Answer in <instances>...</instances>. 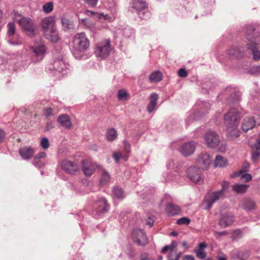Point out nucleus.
I'll return each instance as SVG.
<instances>
[{"label": "nucleus", "mask_w": 260, "mask_h": 260, "mask_svg": "<svg viewBox=\"0 0 260 260\" xmlns=\"http://www.w3.org/2000/svg\"><path fill=\"white\" fill-rule=\"evenodd\" d=\"M61 167L63 170L70 174H74L79 171V167L76 162L68 160H63Z\"/></svg>", "instance_id": "obj_14"}, {"label": "nucleus", "mask_w": 260, "mask_h": 260, "mask_svg": "<svg viewBox=\"0 0 260 260\" xmlns=\"http://www.w3.org/2000/svg\"><path fill=\"white\" fill-rule=\"evenodd\" d=\"M111 50V48L109 40H104L96 44L95 54L98 57L105 58L109 56Z\"/></svg>", "instance_id": "obj_5"}, {"label": "nucleus", "mask_w": 260, "mask_h": 260, "mask_svg": "<svg viewBox=\"0 0 260 260\" xmlns=\"http://www.w3.org/2000/svg\"><path fill=\"white\" fill-rule=\"evenodd\" d=\"M61 20V23L64 26L66 27H69V21L67 18L65 17H62Z\"/></svg>", "instance_id": "obj_63"}, {"label": "nucleus", "mask_w": 260, "mask_h": 260, "mask_svg": "<svg viewBox=\"0 0 260 260\" xmlns=\"http://www.w3.org/2000/svg\"><path fill=\"white\" fill-rule=\"evenodd\" d=\"M54 19L53 17L49 16L43 18L41 21V27L44 33H46L47 30H50L54 28Z\"/></svg>", "instance_id": "obj_17"}, {"label": "nucleus", "mask_w": 260, "mask_h": 260, "mask_svg": "<svg viewBox=\"0 0 260 260\" xmlns=\"http://www.w3.org/2000/svg\"><path fill=\"white\" fill-rule=\"evenodd\" d=\"M240 207L246 211H251L255 208L256 204L252 199L247 198L243 200Z\"/></svg>", "instance_id": "obj_21"}, {"label": "nucleus", "mask_w": 260, "mask_h": 260, "mask_svg": "<svg viewBox=\"0 0 260 260\" xmlns=\"http://www.w3.org/2000/svg\"><path fill=\"white\" fill-rule=\"evenodd\" d=\"M30 49L34 53L37 61H40L44 57L46 48L44 43L41 40L35 41L34 45L30 47Z\"/></svg>", "instance_id": "obj_7"}, {"label": "nucleus", "mask_w": 260, "mask_h": 260, "mask_svg": "<svg viewBox=\"0 0 260 260\" xmlns=\"http://www.w3.org/2000/svg\"><path fill=\"white\" fill-rule=\"evenodd\" d=\"M74 54H83L89 47L90 42L84 32L78 33L74 37L73 40Z\"/></svg>", "instance_id": "obj_1"}, {"label": "nucleus", "mask_w": 260, "mask_h": 260, "mask_svg": "<svg viewBox=\"0 0 260 260\" xmlns=\"http://www.w3.org/2000/svg\"><path fill=\"white\" fill-rule=\"evenodd\" d=\"M196 145L193 142H190L183 144L180 148L181 153L184 156H188L194 152Z\"/></svg>", "instance_id": "obj_18"}, {"label": "nucleus", "mask_w": 260, "mask_h": 260, "mask_svg": "<svg viewBox=\"0 0 260 260\" xmlns=\"http://www.w3.org/2000/svg\"><path fill=\"white\" fill-rule=\"evenodd\" d=\"M224 194L222 192V191H217L213 192L208 198H207L205 202V207L204 209L206 210L210 209L212 206L213 204L223 198Z\"/></svg>", "instance_id": "obj_12"}, {"label": "nucleus", "mask_w": 260, "mask_h": 260, "mask_svg": "<svg viewBox=\"0 0 260 260\" xmlns=\"http://www.w3.org/2000/svg\"><path fill=\"white\" fill-rule=\"evenodd\" d=\"M246 32L247 34L246 37L248 39L249 43L247 44V48L249 50L251 51L253 55V59L258 60L260 59V51L258 50L256 48V44L255 41L250 40V35L255 30V28L253 25H249L246 26L245 27Z\"/></svg>", "instance_id": "obj_4"}, {"label": "nucleus", "mask_w": 260, "mask_h": 260, "mask_svg": "<svg viewBox=\"0 0 260 260\" xmlns=\"http://www.w3.org/2000/svg\"><path fill=\"white\" fill-rule=\"evenodd\" d=\"M230 58L238 57L240 56V49L238 47H233L227 52Z\"/></svg>", "instance_id": "obj_32"}, {"label": "nucleus", "mask_w": 260, "mask_h": 260, "mask_svg": "<svg viewBox=\"0 0 260 260\" xmlns=\"http://www.w3.org/2000/svg\"><path fill=\"white\" fill-rule=\"evenodd\" d=\"M54 127V124L52 122H48L46 123L45 131H48Z\"/></svg>", "instance_id": "obj_58"}, {"label": "nucleus", "mask_w": 260, "mask_h": 260, "mask_svg": "<svg viewBox=\"0 0 260 260\" xmlns=\"http://www.w3.org/2000/svg\"><path fill=\"white\" fill-rule=\"evenodd\" d=\"M96 12L87 10L85 12V14L88 16H94L95 17Z\"/></svg>", "instance_id": "obj_64"}, {"label": "nucleus", "mask_w": 260, "mask_h": 260, "mask_svg": "<svg viewBox=\"0 0 260 260\" xmlns=\"http://www.w3.org/2000/svg\"><path fill=\"white\" fill-rule=\"evenodd\" d=\"M117 137V133L114 128H110L106 132V138L109 141H113Z\"/></svg>", "instance_id": "obj_33"}, {"label": "nucleus", "mask_w": 260, "mask_h": 260, "mask_svg": "<svg viewBox=\"0 0 260 260\" xmlns=\"http://www.w3.org/2000/svg\"><path fill=\"white\" fill-rule=\"evenodd\" d=\"M113 194L118 199L122 198L123 196V191L122 189L119 187H115L113 190Z\"/></svg>", "instance_id": "obj_43"}, {"label": "nucleus", "mask_w": 260, "mask_h": 260, "mask_svg": "<svg viewBox=\"0 0 260 260\" xmlns=\"http://www.w3.org/2000/svg\"><path fill=\"white\" fill-rule=\"evenodd\" d=\"M158 99V95L156 93H152L150 95V102L147 107V111L149 113L152 112L156 109L157 101Z\"/></svg>", "instance_id": "obj_24"}, {"label": "nucleus", "mask_w": 260, "mask_h": 260, "mask_svg": "<svg viewBox=\"0 0 260 260\" xmlns=\"http://www.w3.org/2000/svg\"><path fill=\"white\" fill-rule=\"evenodd\" d=\"M241 98V93L239 91H234L228 99L229 104H235L238 102Z\"/></svg>", "instance_id": "obj_29"}, {"label": "nucleus", "mask_w": 260, "mask_h": 260, "mask_svg": "<svg viewBox=\"0 0 260 260\" xmlns=\"http://www.w3.org/2000/svg\"><path fill=\"white\" fill-rule=\"evenodd\" d=\"M187 176L192 182L200 184L203 182L204 175L202 171L196 166H191L187 170Z\"/></svg>", "instance_id": "obj_6"}, {"label": "nucleus", "mask_w": 260, "mask_h": 260, "mask_svg": "<svg viewBox=\"0 0 260 260\" xmlns=\"http://www.w3.org/2000/svg\"><path fill=\"white\" fill-rule=\"evenodd\" d=\"M216 258L217 260H227V258L224 254L220 251L218 252L217 255L216 256Z\"/></svg>", "instance_id": "obj_60"}, {"label": "nucleus", "mask_w": 260, "mask_h": 260, "mask_svg": "<svg viewBox=\"0 0 260 260\" xmlns=\"http://www.w3.org/2000/svg\"><path fill=\"white\" fill-rule=\"evenodd\" d=\"M122 157L121 154L118 152H115L113 154V157L115 160L116 162L119 161L120 158Z\"/></svg>", "instance_id": "obj_62"}, {"label": "nucleus", "mask_w": 260, "mask_h": 260, "mask_svg": "<svg viewBox=\"0 0 260 260\" xmlns=\"http://www.w3.org/2000/svg\"><path fill=\"white\" fill-rule=\"evenodd\" d=\"M81 21L82 24L88 28L92 29L95 27V24L87 18L82 19H81Z\"/></svg>", "instance_id": "obj_37"}, {"label": "nucleus", "mask_w": 260, "mask_h": 260, "mask_svg": "<svg viewBox=\"0 0 260 260\" xmlns=\"http://www.w3.org/2000/svg\"><path fill=\"white\" fill-rule=\"evenodd\" d=\"M251 150L260 151V142L256 140V143L253 144H249Z\"/></svg>", "instance_id": "obj_52"}, {"label": "nucleus", "mask_w": 260, "mask_h": 260, "mask_svg": "<svg viewBox=\"0 0 260 260\" xmlns=\"http://www.w3.org/2000/svg\"><path fill=\"white\" fill-rule=\"evenodd\" d=\"M242 116L241 113L238 110L235 108H231L224 115V123L225 126L238 125L239 120Z\"/></svg>", "instance_id": "obj_3"}, {"label": "nucleus", "mask_w": 260, "mask_h": 260, "mask_svg": "<svg viewBox=\"0 0 260 260\" xmlns=\"http://www.w3.org/2000/svg\"><path fill=\"white\" fill-rule=\"evenodd\" d=\"M195 162L202 169L207 170L211 163V158L208 153H202L198 156Z\"/></svg>", "instance_id": "obj_10"}, {"label": "nucleus", "mask_w": 260, "mask_h": 260, "mask_svg": "<svg viewBox=\"0 0 260 260\" xmlns=\"http://www.w3.org/2000/svg\"><path fill=\"white\" fill-rule=\"evenodd\" d=\"M131 4L132 8L137 11L141 18L146 19L149 17L150 14L147 10V5L144 1L133 0Z\"/></svg>", "instance_id": "obj_8"}, {"label": "nucleus", "mask_w": 260, "mask_h": 260, "mask_svg": "<svg viewBox=\"0 0 260 260\" xmlns=\"http://www.w3.org/2000/svg\"><path fill=\"white\" fill-rule=\"evenodd\" d=\"M133 30L129 28H125L123 31V36L125 38L128 39L133 36Z\"/></svg>", "instance_id": "obj_46"}, {"label": "nucleus", "mask_w": 260, "mask_h": 260, "mask_svg": "<svg viewBox=\"0 0 260 260\" xmlns=\"http://www.w3.org/2000/svg\"><path fill=\"white\" fill-rule=\"evenodd\" d=\"M249 167V164L247 161L244 162L243 165V170H240L239 172L234 173L232 175V177H237L240 175V174H242L243 173H246L248 171Z\"/></svg>", "instance_id": "obj_38"}, {"label": "nucleus", "mask_w": 260, "mask_h": 260, "mask_svg": "<svg viewBox=\"0 0 260 260\" xmlns=\"http://www.w3.org/2000/svg\"><path fill=\"white\" fill-rule=\"evenodd\" d=\"M57 120L62 126L66 128L70 129L72 126L70 117L67 114L59 115Z\"/></svg>", "instance_id": "obj_23"}, {"label": "nucleus", "mask_w": 260, "mask_h": 260, "mask_svg": "<svg viewBox=\"0 0 260 260\" xmlns=\"http://www.w3.org/2000/svg\"><path fill=\"white\" fill-rule=\"evenodd\" d=\"M109 210V206L105 200H102L99 202V207L96 209L98 215H101L106 213Z\"/></svg>", "instance_id": "obj_27"}, {"label": "nucleus", "mask_w": 260, "mask_h": 260, "mask_svg": "<svg viewBox=\"0 0 260 260\" xmlns=\"http://www.w3.org/2000/svg\"><path fill=\"white\" fill-rule=\"evenodd\" d=\"M99 0H84V2L90 7H95Z\"/></svg>", "instance_id": "obj_53"}, {"label": "nucleus", "mask_w": 260, "mask_h": 260, "mask_svg": "<svg viewBox=\"0 0 260 260\" xmlns=\"http://www.w3.org/2000/svg\"><path fill=\"white\" fill-rule=\"evenodd\" d=\"M242 236V231L239 229L234 231L232 235V238L233 240H237L241 238Z\"/></svg>", "instance_id": "obj_41"}, {"label": "nucleus", "mask_w": 260, "mask_h": 260, "mask_svg": "<svg viewBox=\"0 0 260 260\" xmlns=\"http://www.w3.org/2000/svg\"><path fill=\"white\" fill-rule=\"evenodd\" d=\"M239 176L241 177V180H244L246 182H249L252 179V176L250 174L246 173L240 174L238 177Z\"/></svg>", "instance_id": "obj_45"}, {"label": "nucleus", "mask_w": 260, "mask_h": 260, "mask_svg": "<svg viewBox=\"0 0 260 260\" xmlns=\"http://www.w3.org/2000/svg\"><path fill=\"white\" fill-rule=\"evenodd\" d=\"M103 19L108 20L109 21H112L114 19V17L110 16L108 14H105L103 13Z\"/></svg>", "instance_id": "obj_61"}, {"label": "nucleus", "mask_w": 260, "mask_h": 260, "mask_svg": "<svg viewBox=\"0 0 260 260\" xmlns=\"http://www.w3.org/2000/svg\"><path fill=\"white\" fill-rule=\"evenodd\" d=\"M41 146L44 149H46L49 147V140L47 138H43L41 141Z\"/></svg>", "instance_id": "obj_47"}, {"label": "nucleus", "mask_w": 260, "mask_h": 260, "mask_svg": "<svg viewBox=\"0 0 260 260\" xmlns=\"http://www.w3.org/2000/svg\"><path fill=\"white\" fill-rule=\"evenodd\" d=\"M110 179V176L109 173L106 171L103 170L102 173L101 178L100 180V184L102 185H105L108 184Z\"/></svg>", "instance_id": "obj_34"}, {"label": "nucleus", "mask_w": 260, "mask_h": 260, "mask_svg": "<svg viewBox=\"0 0 260 260\" xmlns=\"http://www.w3.org/2000/svg\"><path fill=\"white\" fill-rule=\"evenodd\" d=\"M249 187V185L245 184H236L232 186L233 190L238 193H245Z\"/></svg>", "instance_id": "obj_30"}, {"label": "nucleus", "mask_w": 260, "mask_h": 260, "mask_svg": "<svg viewBox=\"0 0 260 260\" xmlns=\"http://www.w3.org/2000/svg\"><path fill=\"white\" fill-rule=\"evenodd\" d=\"M69 65L66 63L62 58H58L54 60L52 65L49 68V70L56 71L59 73L65 75L68 73Z\"/></svg>", "instance_id": "obj_9"}, {"label": "nucleus", "mask_w": 260, "mask_h": 260, "mask_svg": "<svg viewBox=\"0 0 260 260\" xmlns=\"http://www.w3.org/2000/svg\"><path fill=\"white\" fill-rule=\"evenodd\" d=\"M255 126V120L253 117H246L243 120L242 124V129L247 132L250 129H252Z\"/></svg>", "instance_id": "obj_22"}, {"label": "nucleus", "mask_w": 260, "mask_h": 260, "mask_svg": "<svg viewBox=\"0 0 260 260\" xmlns=\"http://www.w3.org/2000/svg\"><path fill=\"white\" fill-rule=\"evenodd\" d=\"M35 153L34 148L31 147H23L19 149V153L24 159H29L31 158Z\"/></svg>", "instance_id": "obj_20"}, {"label": "nucleus", "mask_w": 260, "mask_h": 260, "mask_svg": "<svg viewBox=\"0 0 260 260\" xmlns=\"http://www.w3.org/2000/svg\"><path fill=\"white\" fill-rule=\"evenodd\" d=\"M213 234L214 236L218 239L220 237L227 235L228 232L225 231L221 232L214 231L213 232Z\"/></svg>", "instance_id": "obj_55"}, {"label": "nucleus", "mask_w": 260, "mask_h": 260, "mask_svg": "<svg viewBox=\"0 0 260 260\" xmlns=\"http://www.w3.org/2000/svg\"><path fill=\"white\" fill-rule=\"evenodd\" d=\"M214 165L215 167H225L228 165L227 159L220 155H217L215 157Z\"/></svg>", "instance_id": "obj_28"}, {"label": "nucleus", "mask_w": 260, "mask_h": 260, "mask_svg": "<svg viewBox=\"0 0 260 260\" xmlns=\"http://www.w3.org/2000/svg\"><path fill=\"white\" fill-rule=\"evenodd\" d=\"M124 151H125V152L126 153L128 154L130 152L131 145H130V144L128 143H127L126 141L124 142Z\"/></svg>", "instance_id": "obj_59"}, {"label": "nucleus", "mask_w": 260, "mask_h": 260, "mask_svg": "<svg viewBox=\"0 0 260 260\" xmlns=\"http://www.w3.org/2000/svg\"><path fill=\"white\" fill-rule=\"evenodd\" d=\"M221 184L222 188L219 191H222V192L225 194L226 190L229 187V183L226 181H223L221 182Z\"/></svg>", "instance_id": "obj_54"}, {"label": "nucleus", "mask_w": 260, "mask_h": 260, "mask_svg": "<svg viewBox=\"0 0 260 260\" xmlns=\"http://www.w3.org/2000/svg\"><path fill=\"white\" fill-rule=\"evenodd\" d=\"M33 164L35 166L38 168H40L43 165V164L41 161L40 159L38 158V157L34 158Z\"/></svg>", "instance_id": "obj_56"}, {"label": "nucleus", "mask_w": 260, "mask_h": 260, "mask_svg": "<svg viewBox=\"0 0 260 260\" xmlns=\"http://www.w3.org/2000/svg\"><path fill=\"white\" fill-rule=\"evenodd\" d=\"M190 220L188 217H182L178 219L177 221V223L179 225H188L189 224Z\"/></svg>", "instance_id": "obj_44"}, {"label": "nucleus", "mask_w": 260, "mask_h": 260, "mask_svg": "<svg viewBox=\"0 0 260 260\" xmlns=\"http://www.w3.org/2000/svg\"><path fill=\"white\" fill-rule=\"evenodd\" d=\"M162 79V74L159 71H155L151 73L149 76V80L151 82H158Z\"/></svg>", "instance_id": "obj_31"}, {"label": "nucleus", "mask_w": 260, "mask_h": 260, "mask_svg": "<svg viewBox=\"0 0 260 260\" xmlns=\"http://www.w3.org/2000/svg\"><path fill=\"white\" fill-rule=\"evenodd\" d=\"M15 16L16 17L21 16V15L18 12H15ZM15 19L23 31L26 32L30 36L34 35L36 26L34 21L30 18L23 16L19 19L16 18Z\"/></svg>", "instance_id": "obj_2"}, {"label": "nucleus", "mask_w": 260, "mask_h": 260, "mask_svg": "<svg viewBox=\"0 0 260 260\" xmlns=\"http://www.w3.org/2000/svg\"><path fill=\"white\" fill-rule=\"evenodd\" d=\"M44 35L47 40L53 43H56L59 39L55 27L52 28L50 30H47Z\"/></svg>", "instance_id": "obj_25"}, {"label": "nucleus", "mask_w": 260, "mask_h": 260, "mask_svg": "<svg viewBox=\"0 0 260 260\" xmlns=\"http://www.w3.org/2000/svg\"><path fill=\"white\" fill-rule=\"evenodd\" d=\"M82 171L86 176H91L93 173L95 167H98L87 160H82Z\"/></svg>", "instance_id": "obj_16"}, {"label": "nucleus", "mask_w": 260, "mask_h": 260, "mask_svg": "<svg viewBox=\"0 0 260 260\" xmlns=\"http://www.w3.org/2000/svg\"><path fill=\"white\" fill-rule=\"evenodd\" d=\"M53 9V5L52 2H48L43 6V10L46 13H49L52 11Z\"/></svg>", "instance_id": "obj_42"}, {"label": "nucleus", "mask_w": 260, "mask_h": 260, "mask_svg": "<svg viewBox=\"0 0 260 260\" xmlns=\"http://www.w3.org/2000/svg\"><path fill=\"white\" fill-rule=\"evenodd\" d=\"M181 211L180 208L174 204L170 203L166 206V212L169 216L178 214Z\"/></svg>", "instance_id": "obj_26"}, {"label": "nucleus", "mask_w": 260, "mask_h": 260, "mask_svg": "<svg viewBox=\"0 0 260 260\" xmlns=\"http://www.w3.org/2000/svg\"><path fill=\"white\" fill-rule=\"evenodd\" d=\"M118 99L119 101H125L127 99L128 93L124 89H120L117 93Z\"/></svg>", "instance_id": "obj_40"}, {"label": "nucleus", "mask_w": 260, "mask_h": 260, "mask_svg": "<svg viewBox=\"0 0 260 260\" xmlns=\"http://www.w3.org/2000/svg\"><path fill=\"white\" fill-rule=\"evenodd\" d=\"M235 220V217L231 213L222 214L219 219V225L222 228L231 225Z\"/></svg>", "instance_id": "obj_15"}, {"label": "nucleus", "mask_w": 260, "mask_h": 260, "mask_svg": "<svg viewBox=\"0 0 260 260\" xmlns=\"http://www.w3.org/2000/svg\"><path fill=\"white\" fill-rule=\"evenodd\" d=\"M206 144L210 147H216L220 142L218 134L213 131H209L205 136Z\"/></svg>", "instance_id": "obj_11"}, {"label": "nucleus", "mask_w": 260, "mask_h": 260, "mask_svg": "<svg viewBox=\"0 0 260 260\" xmlns=\"http://www.w3.org/2000/svg\"><path fill=\"white\" fill-rule=\"evenodd\" d=\"M251 74L258 75L260 74V66H255L251 68L250 70Z\"/></svg>", "instance_id": "obj_48"}, {"label": "nucleus", "mask_w": 260, "mask_h": 260, "mask_svg": "<svg viewBox=\"0 0 260 260\" xmlns=\"http://www.w3.org/2000/svg\"><path fill=\"white\" fill-rule=\"evenodd\" d=\"M195 253L196 254L197 256L199 258L201 259H204L206 257V253L204 250L197 249V250H195Z\"/></svg>", "instance_id": "obj_49"}, {"label": "nucleus", "mask_w": 260, "mask_h": 260, "mask_svg": "<svg viewBox=\"0 0 260 260\" xmlns=\"http://www.w3.org/2000/svg\"><path fill=\"white\" fill-rule=\"evenodd\" d=\"M238 126V125L225 126L226 136L229 139L234 140L240 136V132Z\"/></svg>", "instance_id": "obj_19"}, {"label": "nucleus", "mask_w": 260, "mask_h": 260, "mask_svg": "<svg viewBox=\"0 0 260 260\" xmlns=\"http://www.w3.org/2000/svg\"><path fill=\"white\" fill-rule=\"evenodd\" d=\"M181 253L177 250H170V253L168 255L169 260H179Z\"/></svg>", "instance_id": "obj_36"}, {"label": "nucleus", "mask_w": 260, "mask_h": 260, "mask_svg": "<svg viewBox=\"0 0 260 260\" xmlns=\"http://www.w3.org/2000/svg\"><path fill=\"white\" fill-rule=\"evenodd\" d=\"M251 159L253 161H256L260 156V151L251 150Z\"/></svg>", "instance_id": "obj_50"}, {"label": "nucleus", "mask_w": 260, "mask_h": 260, "mask_svg": "<svg viewBox=\"0 0 260 260\" xmlns=\"http://www.w3.org/2000/svg\"><path fill=\"white\" fill-rule=\"evenodd\" d=\"M235 257L239 258V259L244 260L245 259L249 257L250 254L248 251H236L235 253Z\"/></svg>", "instance_id": "obj_35"}, {"label": "nucleus", "mask_w": 260, "mask_h": 260, "mask_svg": "<svg viewBox=\"0 0 260 260\" xmlns=\"http://www.w3.org/2000/svg\"><path fill=\"white\" fill-rule=\"evenodd\" d=\"M7 34L9 36H12L14 35L16 31V27L14 23L9 22L7 24Z\"/></svg>", "instance_id": "obj_39"}, {"label": "nucleus", "mask_w": 260, "mask_h": 260, "mask_svg": "<svg viewBox=\"0 0 260 260\" xmlns=\"http://www.w3.org/2000/svg\"><path fill=\"white\" fill-rule=\"evenodd\" d=\"M55 114V111L52 108H48L45 109L44 114L46 117H49L54 115Z\"/></svg>", "instance_id": "obj_51"}, {"label": "nucleus", "mask_w": 260, "mask_h": 260, "mask_svg": "<svg viewBox=\"0 0 260 260\" xmlns=\"http://www.w3.org/2000/svg\"><path fill=\"white\" fill-rule=\"evenodd\" d=\"M132 236L134 241L138 245L144 246L148 242L146 234L141 229L134 230Z\"/></svg>", "instance_id": "obj_13"}, {"label": "nucleus", "mask_w": 260, "mask_h": 260, "mask_svg": "<svg viewBox=\"0 0 260 260\" xmlns=\"http://www.w3.org/2000/svg\"><path fill=\"white\" fill-rule=\"evenodd\" d=\"M178 75L180 77L184 78L187 77V72L184 69H180L178 71Z\"/></svg>", "instance_id": "obj_57"}]
</instances>
